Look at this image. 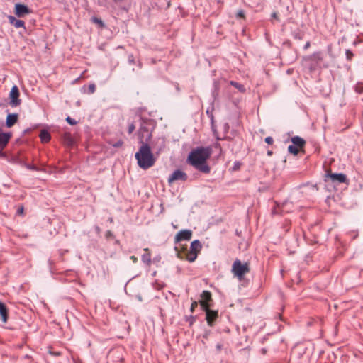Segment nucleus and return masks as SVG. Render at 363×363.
Returning <instances> with one entry per match:
<instances>
[{
	"mask_svg": "<svg viewBox=\"0 0 363 363\" xmlns=\"http://www.w3.org/2000/svg\"><path fill=\"white\" fill-rule=\"evenodd\" d=\"M137 298H138V301H142V297H141L140 295L137 296Z\"/></svg>",
	"mask_w": 363,
	"mask_h": 363,
	"instance_id": "obj_39",
	"label": "nucleus"
},
{
	"mask_svg": "<svg viewBox=\"0 0 363 363\" xmlns=\"http://www.w3.org/2000/svg\"><path fill=\"white\" fill-rule=\"evenodd\" d=\"M122 145H123V141L122 140H119V141L116 142V143L113 144V146L115 147H119Z\"/></svg>",
	"mask_w": 363,
	"mask_h": 363,
	"instance_id": "obj_31",
	"label": "nucleus"
},
{
	"mask_svg": "<svg viewBox=\"0 0 363 363\" xmlns=\"http://www.w3.org/2000/svg\"><path fill=\"white\" fill-rule=\"evenodd\" d=\"M18 120V114L16 113H9L7 116L6 125L8 128H11Z\"/></svg>",
	"mask_w": 363,
	"mask_h": 363,
	"instance_id": "obj_14",
	"label": "nucleus"
},
{
	"mask_svg": "<svg viewBox=\"0 0 363 363\" xmlns=\"http://www.w3.org/2000/svg\"><path fill=\"white\" fill-rule=\"evenodd\" d=\"M40 138L43 143H48L50 140V135L47 130H42L40 133Z\"/></svg>",
	"mask_w": 363,
	"mask_h": 363,
	"instance_id": "obj_18",
	"label": "nucleus"
},
{
	"mask_svg": "<svg viewBox=\"0 0 363 363\" xmlns=\"http://www.w3.org/2000/svg\"><path fill=\"white\" fill-rule=\"evenodd\" d=\"M9 22L13 25L16 28H26L25 27V22L22 20L16 19L13 16H8Z\"/></svg>",
	"mask_w": 363,
	"mask_h": 363,
	"instance_id": "obj_13",
	"label": "nucleus"
},
{
	"mask_svg": "<svg viewBox=\"0 0 363 363\" xmlns=\"http://www.w3.org/2000/svg\"><path fill=\"white\" fill-rule=\"evenodd\" d=\"M187 179L188 176L186 173L181 169H177L169 175L168 178V183L171 185L177 181L185 182Z\"/></svg>",
	"mask_w": 363,
	"mask_h": 363,
	"instance_id": "obj_6",
	"label": "nucleus"
},
{
	"mask_svg": "<svg viewBox=\"0 0 363 363\" xmlns=\"http://www.w3.org/2000/svg\"><path fill=\"white\" fill-rule=\"evenodd\" d=\"M240 162H235L234 165L233 167V170H238L240 169Z\"/></svg>",
	"mask_w": 363,
	"mask_h": 363,
	"instance_id": "obj_30",
	"label": "nucleus"
},
{
	"mask_svg": "<svg viewBox=\"0 0 363 363\" xmlns=\"http://www.w3.org/2000/svg\"><path fill=\"white\" fill-rule=\"evenodd\" d=\"M92 21L96 23H97V24H99L100 26H104L103 21L101 19H99V18H97L94 17V18H92Z\"/></svg>",
	"mask_w": 363,
	"mask_h": 363,
	"instance_id": "obj_25",
	"label": "nucleus"
},
{
	"mask_svg": "<svg viewBox=\"0 0 363 363\" xmlns=\"http://www.w3.org/2000/svg\"><path fill=\"white\" fill-rule=\"evenodd\" d=\"M230 84L235 87L236 89H238L240 92H244L245 91V89L243 85L236 82H234V81H230Z\"/></svg>",
	"mask_w": 363,
	"mask_h": 363,
	"instance_id": "obj_20",
	"label": "nucleus"
},
{
	"mask_svg": "<svg viewBox=\"0 0 363 363\" xmlns=\"http://www.w3.org/2000/svg\"><path fill=\"white\" fill-rule=\"evenodd\" d=\"M30 10L27 6L19 3L15 4V14L18 18H23L26 15L30 13Z\"/></svg>",
	"mask_w": 363,
	"mask_h": 363,
	"instance_id": "obj_8",
	"label": "nucleus"
},
{
	"mask_svg": "<svg viewBox=\"0 0 363 363\" xmlns=\"http://www.w3.org/2000/svg\"><path fill=\"white\" fill-rule=\"evenodd\" d=\"M325 181L326 182L330 181L335 184L347 183V179L345 174L342 173H331L328 172L325 176Z\"/></svg>",
	"mask_w": 363,
	"mask_h": 363,
	"instance_id": "obj_5",
	"label": "nucleus"
},
{
	"mask_svg": "<svg viewBox=\"0 0 363 363\" xmlns=\"http://www.w3.org/2000/svg\"><path fill=\"white\" fill-rule=\"evenodd\" d=\"M249 271L250 268L247 263L242 264L240 260L236 259L233 264L232 272L239 279H241Z\"/></svg>",
	"mask_w": 363,
	"mask_h": 363,
	"instance_id": "obj_3",
	"label": "nucleus"
},
{
	"mask_svg": "<svg viewBox=\"0 0 363 363\" xmlns=\"http://www.w3.org/2000/svg\"><path fill=\"white\" fill-rule=\"evenodd\" d=\"M211 300V294L208 291H203L201 294V298L199 303L203 309L209 307V301Z\"/></svg>",
	"mask_w": 363,
	"mask_h": 363,
	"instance_id": "obj_10",
	"label": "nucleus"
},
{
	"mask_svg": "<svg viewBox=\"0 0 363 363\" xmlns=\"http://www.w3.org/2000/svg\"><path fill=\"white\" fill-rule=\"evenodd\" d=\"M89 91H88V93L89 94H93L94 93L95 90H96V86L94 84H91L89 85V88H88Z\"/></svg>",
	"mask_w": 363,
	"mask_h": 363,
	"instance_id": "obj_24",
	"label": "nucleus"
},
{
	"mask_svg": "<svg viewBox=\"0 0 363 363\" xmlns=\"http://www.w3.org/2000/svg\"><path fill=\"white\" fill-rule=\"evenodd\" d=\"M346 57L348 60H350L352 59V57L353 56V53L351 50H347L345 52Z\"/></svg>",
	"mask_w": 363,
	"mask_h": 363,
	"instance_id": "obj_26",
	"label": "nucleus"
},
{
	"mask_svg": "<svg viewBox=\"0 0 363 363\" xmlns=\"http://www.w3.org/2000/svg\"><path fill=\"white\" fill-rule=\"evenodd\" d=\"M150 121L142 120V123L138 133L139 141L142 144H143L145 141H148L152 137L150 129L147 127Z\"/></svg>",
	"mask_w": 363,
	"mask_h": 363,
	"instance_id": "obj_4",
	"label": "nucleus"
},
{
	"mask_svg": "<svg viewBox=\"0 0 363 363\" xmlns=\"http://www.w3.org/2000/svg\"><path fill=\"white\" fill-rule=\"evenodd\" d=\"M145 251H148L147 248L144 249Z\"/></svg>",
	"mask_w": 363,
	"mask_h": 363,
	"instance_id": "obj_40",
	"label": "nucleus"
},
{
	"mask_svg": "<svg viewBox=\"0 0 363 363\" xmlns=\"http://www.w3.org/2000/svg\"><path fill=\"white\" fill-rule=\"evenodd\" d=\"M20 93L17 86H13L9 93V104L12 107H16L21 103V100L19 99Z\"/></svg>",
	"mask_w": 363,
	"mask_h": 363,
	"instance_id": "obj_7",
	"label": "nucleus"
},
{
	"mask_svg": "<svg viewBox=\"0 0 363 363\" xmlns=\"http://www.w3.org/2000/svg\"><path fill=\"white\" fill-rule=\"evenodd\" d=\"M288 151L294 155H297L298 152V147L295 146L294 145H291L288 147Z\"/></svg>",
	"mask_w": 363,
	"mask_h": 363,
	"instance_id": "obj_22",
	"label": "nucleus"
},
{
	"mask_svg": "<svg viewBox=\"0 0 363 363\" xmlns=\"http://www.w3.org/2000/svg\"><path fill=\"white\" fill-rule=\"evenodd\" d=\"M206 312V319L209 326H213L214 321L218 318V312L216 311L211 310L208 308L203 309Z\"/></svg>",
	"mask_w": 363,
	"mask_h": 363,
	"instance_id": "obj_9",
	"label": "nucleus"
},
{
	"mask_svg": "<svg viewBox=\"0 0 363 363\" xmlns=\"http://www.w3.org/2000/svg\"><path fill=\"white\" fill-rule=\"evenodd\" d=\"M308 58L316 62L322 60L321 55L320 52L313 53V55L309 56Z\"/></svg>",
	"mask_w": 363,
	"mask_h": 363,
	"instance_id": "obj_21",
	"label": "nucleus"
},
{
	"mask_svg": "<svg viewBox=\"0 0 363 363\" xmlns=\"http://www.w3.org/2000/svg\"><path fill=\"white\" fill-rule=\"evenodd\" d=\"M11 137V133H4L2 129L0 128V147L4 148L6 147Z\"/></svg>",
	"mask_w": 363,
	"mask_h": 363,
	"instance_id": "obj_12",
	"label": "nucleus"
},
{
	"mask_svg": "<svg viewBox=\"0 0 363 363\" xmlns=\"http://www.w3.org/2000/svg\"><path fill=\"white\" fill-rule=\"evenodd\" d=\"M202 247L201 242L196 240L191 243L190 249L191 251L195 253H198Z\"/></svg>",
	"mask_w": 363,
	"mask_h": 363,
	"instance_id": "obj_15",
	"label": "nucleus"
},
{
	"mask_svg": "<svg viewBox=\"0 0 363 363\" xmlns=\"http://www.w3.org/2000/svg\"><path fill=\"white\" fill-rule=\"evenodd\" d=\"M128 62L130 63H133L134 62V58H133V55H129V57H128Z\"/></svg>",
	"mask_w": 363,
	"mask_h": 363,
	"instance_id": "obj_36",
	"label": "nucleus"
},
{
	"mask_svg": "<svg viewBox=\"0 0 363 363\" xmlns=\"http://www.w3.org/2000/svg\"><path fill=\"white\" fill-rule=\"evenodd\" d=\"M309 47H310V43H309V42H307V43L305 44V45H304L303 48H304L305 50H306V49H308Z\"/></svg>",
	"mask_w": 363,
	"mask_h": 363,
	"instance_id": "obj_38",
	"label": "nucleus"
},
{
	"mask_svg": "<svg viewBox=\"0 0 363 363\" xmlns=\"http://www.w3.org/2000/svg\"><path fill=\"white\" fill-rule=\"evenodd\" d=\"M164 147V140L162 138L161 139V145L159 150H161L162 148Z\"/></svg>",
	"mask_w": 363,
	"mask_h": 363,
	"instance_id": "obj_34",
	"label": "nucleus"
},
{
	"mask_svg": "<svg viewBox=\"0 0 363 363\" xmlns=\"http://www.w3.org/2000/svg\"><path fill=\"white\" fill-rule=\"evenodd\" d=\"M66 121L70 125H75L77 123L76 121L69 116L67 117Z\"/></svg>",
	"mask_w": 363,
	"mask_h": 363,
	"instance_id": "obj_27",
	"label": "nucleus"
},
{
	"mask_svg": "<svg viewBox=\"0 0 363 363\" xmlns=\"http://www.w3.org/2000/svg\"><path fill=\"white\" fill-rule=\"evenodd\" d=\"M135 128V126L133 123H130L128 126V133L131 134Z\"/></svg>",
	"mask_w": 363,
	"mask_h": 363,
	"instance_id": "obj_28",
	"label": "nucleus"
},
{
	"mask_svg": "<svg viewBox=\"0 0 363 363\" xmlns=\"http://www.w3.org/2000/svg\"><path fill=\"white\" fill-rule=\"evenodd\" d=\"M197 257V254L193 252H190V253L187 255V259L190 262H194Z\"/></svg>",
	"mask_w": 363,
	"mask_h": 363,
	"instance_id": "obj_23",
	"label": "nucleus"
},
{
	"mask_svg": "<svg viewBox=\"0 0 363 363\" xmlns=\"http://www.w3.org/2000/svg\"><path fill=\"white\" fill-rule=\"evenodd\" d=\"M0 315H1V320L4 323L7 321V308L3 303L0 302Z\"/></svg>",
	"mask_w": 363,
	"mask_h": 363,
	"instance_id": "obj_16",
	"label": "nucleus"
},
{
	"mask_svg": "<svg viewBox=\"0 0 363 363\" xmlns=\"http://www.w3.org/2000/svg\"><path fill=\"white\" fill-rule=\"evenodd\" d=\"M142 261L147 264V265H150L151 263V255L149 252L145 253L142 255Z\"/></svg>",
	"mask_w": 363,
	"mask_h": 363,
	"instance_id": "obj_19",
	"label": "nucleus"
},
{
	"mask_svg": "<svg viewBox=\"0 0 363 363\" xmlns=\"http://www.w3.org/2000/svg\"><path fill=\"white\" fill-rule=\"evenodd\" d=\"M293 145L298 147H302L305 145V140L299 136H294L291 138Z\"/></svg>",
	"mask_w": 363,
	"mask_h": 363,
	"instance_id": "obj_17",
	"label": "nucleus"
},
{
	"mask_svg": "<svg viewBox=\"0 0 363 363\" xmlns=\"http://www.w3.org/2000/svg\"><path fill=\"white\" fill-rule=\"evenodd\" d=\"M212 153L210 147H196L193 149L189 154L187 162L196 169L208 174L211 171L210 167L207 164V160Z\"/></svg>",
	"mask_w": 363,
	"mask_h": 363,
	"instance_id": "obj_1",
	"label": "nucleus"
},
{
	"mask_svg": "<svg viewBox=\"0 0 363 363\" xmlns=\"http://www.w3.org/2000/svg\"><path fill=\"white\" fill-rule=\"evenodd\" d=\"M26 167L30 170H37V167L32 164H26Z\"/></svg>",
	"mask_w": 363,
	"mask_h": 363,
	"instance_id": "obj_29",
	"label": "nucleus"
},
{
	"mask_svg": "<svg viewBox=\"0 0 363 363\" xmlns=\"http://www.w3.org/2000/svg\"><path fill=\"white\" fill-rule=\"evenodd\" d=\"M264 140L267 144H272L273 143V138L272 137H267Z\"/></svg>",
	"mask_w": 363,
	"mask_h": 363,
	"instance_id": "obj_32",
	"label": "nucleus"
},
{
	"mask_svg": "<svg viewBox=\"0 0 363 363\" xmlns=\"http://www.w3.org/2000/svg\"><path fill=\"white\" fill-rule=\"evenodd\" d=\"M192 232L190 230H182L175 236V242H179L182 240H189L191 238Z\"/></svg>",
	"mask_w": 363,
	"mask_h": 363,
	"instance_id": "obj_11",
	"label": "nucleus"
},
{
	"mask_svg": "<svg viewBox=\"0 0 363 363\" xmlns=\"http://www.w3.org/2000/svg\"><path fill=\"white\" fill-rule=\"evenodd\" d=\"M272 18H274V19H277V13L274 12L272 14Z\"/></svg>",
	"mask_w": 363,
	"mask_h": 363,
	"instance_id": "obj_37",
	"label": "nucleus"
},
{
	"mask_svg": "<svg viewBox=\"0 0 363 363\" xmlns=\"http://www.w3.org/2000/svg\"><path fill=\"white\" fill-rule=\"evenodd\" d=\"M197 306V303L195 301L194 303H192L191 304V311L193 312L194 308Z\"/></svg>",
	"mask_w": 363,
	"mask_h": 363,
	"instance_id": "obj_33",
	"label": "nucleus"
},
{
	"mask_svg": "<svg viewBox=\"0 0 363 363\" xmlns=\"http://www.w3.org/2000/svg\"><path fill=\"white\" fill-rule=\"evenodd\" d=\"M130 259L133 261V263H136L138 262V258L135 256H130Z\"/></svg>",
	"mask_w": 363,
	"mask_h": 363,
	"instance_id": "obj_35",
	"label": "nucleus"
},
{
	"mask_svg": "<svg viewBox=\"0 0 363 363\" xmlns=\"http://www.w3.org/2000/svg\"><path fill=\"white\" fill-rule=\"evenodd\" d=\"M135 157L138 166L143 169H149L152 167L155 162L150 147L147 143L142 144L138 152L135 153Z\"/></svg>",
	"mask_w": 363,
	"mask_h": 363,
	"instance_id": "obj_2",
	"label": "nucleus"
}]
</instances>
